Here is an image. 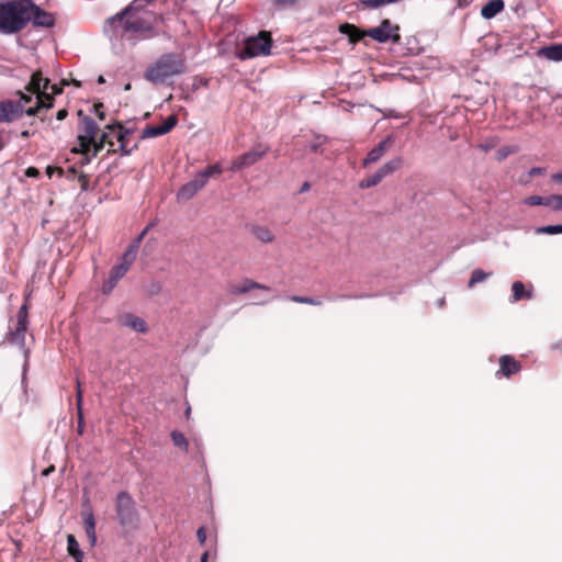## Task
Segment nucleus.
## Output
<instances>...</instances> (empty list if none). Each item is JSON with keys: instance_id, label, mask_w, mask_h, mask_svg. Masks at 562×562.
I'll return each mask as SVG.
<instances>
[{"instance_id": "nucleus-1", "label": "nucleus", "mask_w": 562, "mask_h": 562, "mask_svg": "<svg viewBox=\"0 0 562 562\" xmlns=\"http://www.w3.org/2000/svg\"><path fill=\"white\" fill-rule=\"evenodd\" d=\"M30 94L19 92L20 102L11 100L0 102V123H10L19 119L23 113L35 115L42 108L53 106V93H59V89L52 86L47 78H43L40 71L32 75L26 88Z\"/></svg>"}, {"instance_id": "nucleus-2", "label": "nucleus", "mask_w": 562, "mask_h": 562, "mask_svg": "<svg viewBox=\"0 0 562 562\" xmlns=\"http://www.w3.org/2000/svg\"><path fill=\"white\" fill-rule=\"evenodd\" d=\"M99 126L93 119L85 116L79 124V134L77 136V146L71 151L83 155L82 164H89L92 157H95L99 151L109 146L108 151H116L114 143L110 139V133L102 132L100 137Z\"/></svg>"}, {"instance_id": "nucleus-3", "label": "nucleus", "mask_w": 562, "mask_h": 562, "mask_svg": "<svg viewBox=\"0 0 562 562\" xmlns=\"http://www.w3.org/2000/svg\"><path fill=\"white\" fill-rule=\"evenodd\" d=\"M32 0H12L0 4V32H20L31 21Z\"/></svg>"}, {"instance_id": "nucleus-4", "label": "nucleus", "mask_w": 562, "mask_h": 562, "mask_svg": "<svg viewBox=\"0 0 562 562\" xmlns=\"http://www.w3.org/2000/svg\"><path fill=\"white\" fill-rule=\"evenodd\" d=\"M157 16L151 11L142 13L117 14L109 20L112 24H119L124 35L136 38H150L156 35L154 22Z\"/></svg>"}, {"instance_id": "nucleus-5", "label": "nucleus", "mask_w": 562, "mask_h": 562, "mask_svg": "<svg viewBox=\"0 0 562 562\" xmlns=\"http://www.w3.org/2000/svg\"><path fill=\"white\" fill-rule=\"evenodd\" d=\"M186 71V60L181 54L168 53L161 55L145 71V79L158 85L168 78L179 76Z\"/></svg>"}, {"instance_id": "nucleus-6", "label": "nucleus", "mask_w": 562, "mask_h": 562, "mask_svg": "<svg viewBox=\"0 0 562 562\" xmlns=\"http://www.w3.org/2000/svg\"><path fill=\"white\" fill-rule=\"evenodd\" d=\"M29 327V306L24 303L16 313V322L7 334V341L11 345L18 346L24 355L22 382L26 380V372L30 366V349L25 345V338Z\"/></svg>"}, {"instance_id": "nucleus-7", "label": "nucleus", "mask_w": 562, "mask_h": 562, "mask_svg": "<svg viewBox=\"0 0 562 562\" xmlns=\"http://www.w3.org/2000/svg\"><path fill=\"white\" fill-rule=\"evenodd\" d=\"M148 229H149V226L145 227V229L140 233L138 238L132 245H130L128 248L125 250V252L123 254V256L121 258V262L115 265L111 269L109 278L103 282V285H102V292L104 294L111 293L112 290L117 284L119 280H121L126 274V272L128 271V269L131 268V266L133 265V262L136 259L139 243L142 241L144 236L147 234Z\"/></svg>"}, {"instance_id": "nucleus-8", "label": "nucleus", "mask_w": 562, "mask_h": 562, "mask_svg": "<svg viewBox=\"0 0 562 562\" xmlns=\"http://www.w3.org/2000/svg\"><path fill=\"white\" fill-rule=\"evenodd\" d=\"M272 40L270 34L262 31L257 36L246 38L244 45L236 49V57L245 60L257 56L269 55Z\"/></svg>"}, {"instance_id": "nucleus-9", "label": "nucleus", "mask_w": 562, "mask_h": 562, "mask_svg": "<svg viewBox=\"0 0 562 562\" xmlns=\"http://www.w3.org/2000/svg\"><path fill=\"white\" fill-rule=\"evenodd\" d=\"M223 172L220 164L209 166L206 169L199 171L194 178L183 184L177 192L178 201H188L192 199L201 189H203L209 179L213 176H218Z\"/></svg>"}, {"instance_id": "nucleus-10", "label": "nucleus", "mask_w": 562, "mask_h": 562, "mask_svg": "<svg viewBox=\"0 0 562 562\" xmlns=\"http://www.w3.org/2000/svg\"><path fill=\"white\" fill-rule=\"evenodd\" d=\"M116 514L120 525L128 530L138 527V514L132 496L126 492H120L116 496Z\"/></svg>"}, {"instance_id": "nucleus-11", "label": "nucleus", "mask_w": 562, "mask_h": 562, "mask_svg": "<svg viewBox=\"0 0 562 562\" xmlns=\"http://www.w3.org/2000/svg\"><path fill=\"white\" fill-rule=\"evenodd\" d=\"M269 151V147L263 144L255 145L249 151L238 156L233 160L231 170L238 171L255 165L262 159Z\"/></svg>"}, {"instance_id": "nucleus-12", "label": "nucleus", "mask_w": 562, "mask_h": 562, "mask_svg": "<svg viewBox=\"0 0 562 562\" xmlns=\"http://www.w3.org/2000/svg\"><path fill=\"white\" fill-rule=\"evenodd\" d=\"M397 32L398 26L393 25L390 20H383L379 26L367 30V36L379 43L397 42L400 40Z\"/></svg>"}, {"instance_id": "nucleus-13", "label": "nucleus", "mask_w": 562, "mask_h": 562, "mask_svg": "<svg viewBox=\"0 0 562 562\" xmlns=\"http://www.w3.org/2000/svg\"><path fill=\"white\" fill-rule=\"evenodd\" d=\"M108 133H110V139L114 143H119V149L122 155H130L135 148H137V144L130 146V136L132 132L130 130L124 128L121 124L115 126H108Z\"/></svg>"}, {"instance_id": "nucleus-14", "label": "nucleus", "mask_w": 562, "mask_h": 562, "mask_svg": "<svg viewBox=\"0 0 562 562\" xmlns=\"http://www.w3.org/2000/svg\"><path fill=\"white\" fill-rule=\"evenodd\" d=\"M178 123L176 115H169L162 124L158 126H146L142 131V138H153L169 133Z\"/></svg>"}, {"instance_id": "nucleus-15", "label": "nucleus", "mask_w": 562, "mask_h": 562, "mask_svg": "<svg viewBox=\"0 0 562 562\" xmlns=\"http://www.w3.org/2000/svg\"><path fill=\"white\" fill-rule=\"evenodd\" d=\"M394 139L392 136L385 137L375 147H373L363 160V166L376 162L390 149Z\"/></svg>"}, {"instance_id": "nucleus-16", "label": "nucleus", "mask_w": 562, "mask_h": 562, "mask_svg": "<svg viewBox=\"0 0 562 562\" xmlns=\"http://www.w3.org/2000/svg\"><path fill=\"white\" fill-rule=\"evenodd\" d=\"M31 20L36 26L50 27L55 23L53 14L42 10L32 2Z\"/></svg>"}, {"instance_id": "nucleus-17", "label": "nucleus", "mask_w": 562, "mask_h": 562, "mask_svg": "<svg viewBox=\"0 0 562 562\" xmlns=\"http://www.w3.org/2000/svg\"><path fill=\"white\" fill-rule=\"evenodd\" d=\"M521 366L519 361H517L512 356L505 355L499 358V370L497 371V375L502 374L504 376H510L512 374L520 371Z\"/></svg>"}, {"instance_id": "nucleus-18", "label": "nucleus", "mask_w": 562, "mask_h": 562, "mask_svg": "<svg viewBox=\"0 0 562 562\" xmlns=\"http://www.w3.org/2000/svg\"><path fill=\"white\" fill-rule=\"evenodd\" d=\"M254 289H260V290H265V291H269L270 288L267 286V285H263L261 283H258V282H255L250 279H245L243 280L241 282L237 283V284H233L231 286V293L232 294H244V293H247Z\"/></svg>"}, {"instance_id": "nucleus-19", "label": "nucleus", "mask_w": 562, "mask_h": 562, "mask_svg": "<svg viewBox=\"0 0 562 562\" xmlns=\"http://www.w3.org/2000/svg\"><path fill=\"white\" fill-rule=\"evenodd\" d=\"M250 233L261 243L270 244L276 239L274 233L266 225H251Z\"/></svg>"}, {"instance_id": "nucleus-20", "label": "nucleus", "mask_w": 562, "mask_h": 562, "mask_svg": "<svg viewBox=\"0 0 562 562\" xmlns=\"http://www.w3.org/2000/svg\"><path fill=\"white\" fill-rule=\"evenodd\" d=\"M532 285L527 289L521 281H515L512 285V302L520 300H530L532 297Z\"/></svg>"}, {"instance_id": "nucleus-21", "label": "nucleus", "mask_w": 562, "mask_h": 562, "mask_svg": "<svg viewBox=\"0 0 562 562\" xmlns=\"http://www.w3.org/2000/svg\"><path fill=\"white\" fill-rule=\"evenodd\" d=\"M121 323L123 326L130 327L138 333H146L147 326L143 318L127 314L122 317Z\"/></svg>"}, {"instance_id": "nucleus-22", "label": "nucleus", "mask_w": 562, "mask_h": 562, "mask_svg": "<svg viewBox=\"0 0 562 562\" xmlns=\"http://www.w3.org/2000/svg\"><path fill=\"white\" fill-rule=\"evenodd\" d=\"M504 10L503 0H491L481 10V14L484 19H492Z\"/></svg>"}, {"instance_id": "nucleus-23", "label": "nucleus", "mask_w": 562, "mask_h": 562, "mask_svg": "<svg viewBox=\"0 0 562 562\" xmlns=\"http://www.w3.org/2000/svg\"><path fill=\"white\" fill-rule=\"evenodd\" d=\"M82 515H83V525H85V530H86L87 537H88L91 546H94L97 542L94 516L91 512L83 513Z\"/></svg>"}, {"instance_id": "nucleus-24", "label": "nucleus", "mask_w": 562, "mask_h": 562, "mask_svg": "<svg viewBox=\"0 0 562 562\" xmlns=\"http://www.w3.org/2000/svg\"><path fill=\"white\" fill-rule=\"evenodd\" d=\"M540 55L552 61H562V44L543 47Z\"/></svg>"}, {"instance_id": "nucleus-25", "label": "nucleus", "mask_w": 562, "mask_h": 562, "mask_svg": "<svg viewBox=\"0 0 562 562\" xmlns=\"http://www.w3.org/2000/svg\"><path fill=\"white\" fill-rule=\"evenodd\" d=\"M67 551L69 555H71L75 559L76 562H82L83 553L80 550L79 543L74 535L67 536Z\"/></svg>"}, {"instance_id": "nucleus-26", "label": "nucleus", "mask_w": 562, "mask_h": 562, "mask_svg": "<svg viewBox=\"0 0 562 562\" xmlns=\"http://www.w3.org/2000/svg\"><path fill=\"white\" fill-rule=\"evenodd\" d=\"M340 32L347 34L352 43H357L362 37L367 36V31H361L360 29L351 24L341 25Z\"/></svg>"}, {"instance_id": "nucleus-27", "label": "nucleus", "mask_w": 562, "mask_h": 562, "mask_svg": "<svg viewBox=\"0 0 562 562\" xmlns=\"http://www.w3.org/2000/svg\"><path fill=\"white\" fill-rule=\"evenodd\" d=\"M402 158L401 157H395L393 159H391L390 161L385 162L380 169L379 171L382 173L383 177H386L387 175L396 171L397 169L401 168L402 166Z\"/></svg>"}, {"instance_id": "nucleus-28", "label": "nucleus", "mask_w": 562, "mask_h": 562, "mask_svg": "<svg viewBox=\"0 0 562 562\" xmlns=\"http://www.w3.org/2000/svg\"><path fill=\"white\" fill-rule=\"evenodd\" d=\"M383 178L384 177L382 176V173L378 170L375 173L361 180V182L359 183V187L361 189H369V188L375 187L383 180Z\"/></svg>"}, {"instance_id": "nucleus-29", "label": "nucleus", "mask_w": 562, "mask_h": 562, "mask_svg": "<svg viewBox=\"0 0 562 562\" xmlns=\"http://www.w3.org/2000/svg\"><path fill=\"white\" fill-rule=\"evenodd\" d=\"M171 439L176 447L181 448L183 450H188V440L186 439L184 435L180 431H172L171 432Z\"/></svg>"}, {"instance_id": "nucleus-30", "label": "nucleus", "mask_w": 562, "mask_h": 562, "mask_svg": "<svg viewBox=\"0 0 562 562\" xmlns=\"http://www.w3.org/2000/svg\"><path fill=\"white\" fill-rule=\"evenodd\" d=\"M488 276H491V273L484 272L481 269L473 270L469 280V288H472L474 284L484 281Z\"/></svg>"}, {"instance_id": "nucleus-31", "label": "nucleus", "mask_w": 562, "mask_h": 562, "mask_svg": "<svg viewBox=\"0 0 562 562\" xmlns=\"http://www.w3.org/2000/svg\"><path fill=\"white\" fill-rule=\"evenodd\" d=\"M525 204L528 205H546L549 206V198H542L539 195H531L525 199Z\"/></svg>"}, {"instance_id": "nucleus-32", "label": "nucleus", "mask_w": 562, "mask_h": 562, "mask_svg": "<svg viewBox=\"0 0 562 562\" xmlns=\"http://www.w3.org/2000/svg\"><path fill=\"white\" fill-rule=\"evenodd\" d=\"M537 234H562V225H548L537 228Z\"/></svg>"}, {"instance_id": "nucleus-33", "label": "nucleus", "mask_w": 562, "mask_h": 562, "mask_svg": "<svg viewBox=\"0 0 562 562\" xmlns=\"http://www.w3.org/2000/svg\"><path fill=\"white\" fill-rule=\"evenodd\" d=\"M291 300L293 302H296V303H302V304H310V305H321L322 302L319 300H316L314 297H308V296H292Z\"/></svg>"}, {"instance_id": "nucleus-34", "label": "nucleus", "mask_w": 562, "mask_h": 562, "mask_svg": "<svg viewBox=\"0 0 562 562\" xmlns=\"http://www.w3.org/2000/svg\"><path fill=\"white\" fill-rule=\"evenodd\" d=\"M549 206L554 211H562V195L549 196Z\"/></svg>"}, {"instance_id": "nucleus-35", "label": "nucleus", "mask_w": 562, "mask_h": 562, "mask_svg": "<svg viewBox=\"0 0 562 562\" xmlns=\"http://www.w3.org/2000/svg\"><path fill=\"white\" fill-rule=\"evenodd\" d=\"M76 401H77L78 415L81 417L83 394H82V391H81V384H80L79 380H77Z\"/></svg>"}, {"instance_id": "nucleus-36", "label": "nucleus", "mask_w": 562, "mask_h": 562, "mask_svg": "<svg viewBox=\"0 0 562 562\" xmlns=\"http://www.w3.org/2000/svg\"><path fill=\"white\" fill-rule=\"evenodd\" d=\"M515 150L512 149L510 147L506 146V147H503L501 149H498L497 151V160L502 161L504 160L508 155L513 154Z\"/></svg>"}, {"instance_id": "nucleus-37", "label": "nucleus", "mask_w": 562, "mask_h": 562, "mask_svg": "<svg viewBox=\"0 0 562 562\" xmlns=\"http://www.w3.org/2000/svg\"><path fill=\"white\" fill-rule=\"evenodd\" d=\"M196 537H198L200 543L204 544V542L206 540V533H205V529L203 527L198 529Z\"/></svg>"}, {"instance_id": "nucleus-38", "label": "nucleus", "mask_w": 562, "mask_h": 562, "mask_svg": "<svg viewBox=\"0 0 562 562\" xmlns=\"http://www.w3.org/2000/svg\"><path fill=\"white\" fill-rule=\"evenodd\" d=\"M38 175V170L34 167H30L27 168L26 170V176L27 177H36Z\"/></svg>"}, {"instance_id": "nucleus-39", "label": "nucleus", "mask_w": 562, "mask_h": 562, "mask_svg": "<svg viewBox=\"0 0 562 562\" xmlns=\"http://www.w3.org/2000/svg\"><path fill=\"white\" fill-rule=\"evenodd\" d=\"M78 432L81 435L83 432V415L81 414V418L78 415Z\"/></svg>"}, {"instance_id": "nucleus-40", "label": "nucleus", "mask_w": 562, "mask_h": 562, "mask_svg": "<svg viewBox=\"0 0 562 562\" xmlns=\"http://www.w3.org/2000/svg\"><path fill=\"white\" fill-rule=\"evenodd\" d=\"M66 116H67V110H65V109L59 110L56 115L57 120H59V121L64 120Z\"/></svg>"}, {"instance_id": "nucleus-41", "label": "nucleus", "mask_w": 562, "mask_h": 562, "mask_svg": "<svg viewBox=\"0 0 562 562\" xmlns=\"http://www.w3.org/2000/svg\"><path fill=\"white\" fill-rule=\"evenodd\" d=\"M300 0H278L279 3L295 5Z\"/></svg>"}, {"instance_id": "nucleus-42", "label": "nucleus", "mask_w": 562, "mask_h": 562, "mask_svg": "<svg viewBox=\"0 0 562 562\" xmlns=\"http://www.w3.org/2000/svg\"><path fill=\"white\" fill-rule=\"evenodd\" d=\"M542 172V169L541 168H532L529 172L530 176H537V175H540Z\"/></svg>"}, {"instance_id": "nucleus-43", "label": "nucleus", "mask_w": 562, "mask_h": 562, "mask_svg": "<svg viewBox=\"0 0 562 562\" xmlns=\"http://www.w3.org/2000/svg\"><path fill=\"white\" fill-rule=\"evenodd\" d=\"M483 151H488L492 148L490 144H480L479 146Z\"/></svg>"}, {"instance_id": "nucleus-44", "label": "nucleus", "mask_w": 562, "mask_h": 562, "mask_svg": "<svg viewBox=\"0 0 562 562\" xmlns=\"http://www.w3.org/2000/svg\"><path fill=\"white\" fill-rule=\"evenodd\" d=\"M552 178H553V180H557V181L562 182V172L557 173V175H553V177H552Z\"/></svg>"}, {"instance_id": "nucleus-45", "label": "nucleus", "mask_w": 562, "mask_h": 562, "mask_svg": "<svg viewBox=\"0 0 562 562\" xmlns=\"http://www.w3.org/2000/svg\"><path fill=\"white\" fill-rule=\"evenodd\" d=\"M308 189H310V183H308V182H304V183H303V186H302L301 191H302V192H305V191H307Z\"/></svg>"}, {"instance_id": "nucleus-46", "label": "nucleus", "mask_w": 562, "mask_h": 562, "mask_svg": "<svg viewBox=\"0 0 562 562\" xmlns=\"http://www.w3.org/2000/svg\"><path fill=\"white\" fill-rule=\"evenodd\" d=\"M207 557H209V553L207 552H204L201 557V562H206L207 561Z\"/></svg>"}, {"instance_id": "nucleus-47", "label": "nucleus", "mask_w": 562, "mask_h": 562, "mask_svg": "<svg viewBox=\"0 0 562 562\" xmlns=\"http://www.w3.org/2000/svg\"><path fill=\"white\" fill-rule=\"evenodd\" d=\"M98 82H100V83L104 82V79L102 76L99 77Z\"/></svg>"}, {"instance_id": "nucleus-48", "label": "nucleus", "mask_w": 562, "mask_h": 562, "mask_svg": "<svg viewBox=\"0 0 562 562\" xmlns=\"http://www.w3.org/2000/svg\"><path fill=\"white\" fill-rule=\"evenodd\" d=\"M312 150L316 151V150H317V146H316V145H313V146H312Z\"/></svg>"}, {"instance_id": "nucleus-49", "label": "nucleus", "mask_w": 562, "mask_h": 562, "mask_svg": "<svg viewBox=\"0 0 562 562\" xmlns=\"http://www.w3.org/2000/svg\"><path fill=\"white\" fill-rule=\"evenodd\" d=\"M131 88V85H126L125 89L128 90Z\"/></svg>"}]
</instances>
